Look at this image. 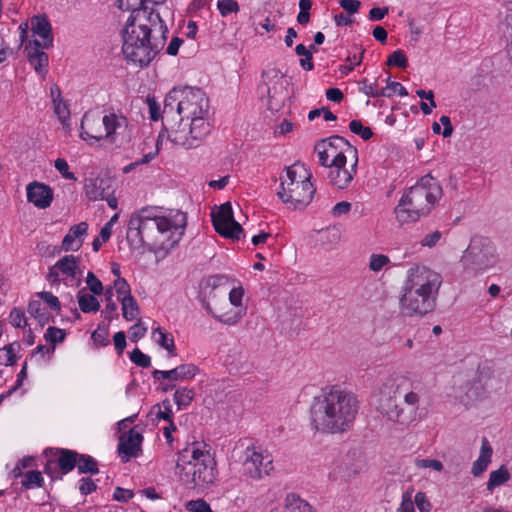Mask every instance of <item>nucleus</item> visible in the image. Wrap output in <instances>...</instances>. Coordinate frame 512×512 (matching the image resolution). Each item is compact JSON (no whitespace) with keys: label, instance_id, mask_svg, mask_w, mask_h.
<instances>
[{"label":"nucleus","instance_id":"f257e3e1","mask_svg":"<svg viewBox=\"0 0 512 512\" xmlns=\"http://www.w3.org/2000/svg\"><path fill=\"white\" fill-rule=\"evenodd\" d=\"M209 100L199 88L174 87L166 96L163 117L179 123L172 127L168 138L175 145L185 149L196 148L210 133Z\"/></svg>","mask_w":512,"mask_h":512},{"label":"nucleus","instance_id":"f03ea898","mask_svg":"<svg viewBox=\"0 0 512 512\" xmlns=\"http://www.w3.org/2000/svg\"><path fill=\"white\" fill-rule=\"evenodd\" d=\"M168 29L161 14L139 10L131 14L123 29L122 52L125 59L133 64L147 66L163 49Z\"/></svg>","mask_w":512,"mask_h":512},{"label":"nucleus","instance_id":"7ed1b4c3","mask_svg":"<svg viewBox=\"0 0 512 512\" xmlns=\"http://www.w3.org/2000/svg\"><path fill=\"white\" fill-rule=\"evenodd\" d=\"M360 407L357 396L340 386L321 389L310 406L312 427L321 433L338 434L350 430Z\"/></svg>","mask_w":512,"mask_h":512},{"label":"nucleus","instance_id":"20e7f679","mask_svg":"<svg viewBox=\"0 0 512 512\" xmlns=\"http://www.w3.org/2000/svg\"><path fill=\"white\" fill-rule=\"evenodd\" d=\"M424 385L408 375H391L378 388V412L387 420L408 427L418 419Z\"/></svg>","mask_w":512,"mask_h":512},{"label":"nucleus","instance_id":"39448f33","mask_svg":"<svg viewBox=\"0 0 512 512\" xmlns=\"http://www.w3.org/2000/svg\"><path fill=\"white\" fill-rule=\"evenodd\" d=\"M442 277L430 268L414 264L406 272L399 296V310L406 317H424L436 307Z\"/></svg>","mask_w":512,"mask_h":512},{"label":"nucleus","instance_id":"423d86ee","mask_svg":"<svg viewBox=\"0 0 512 512\" xmlns=\"http://www.w3.org/2000/svg\"><path fill=\"white\" fill-rule=\"evenodd\" d=\"M176 469L180 481L188 489L204 490L217 480L216 461L205 444L192 443L182 449Z\"/></svg>","mask_w":512,"mask_h":512},{"label":"nucleus","instance_id":"0eeeda50","mask_svg":"<svg viewBox=\"0 0 512 512\" xmlns=\"http://www.w3.org/2000/svg\"><path fill=\"white\" fill-rule=\"evenodd\" d=\"M442 196L443 190L438 180L425 175L402 195L395 208L396 217L402 223L415 222L428 215Z\"/></svg>","mask_w":512,"mask_h":512},{"label":"nucleus","instance_id":"6e6552de","mask_svg":"<svg viewBox=\"0 0 512 512\" xmlns=\"http://www.w3.org/2000/svg\"><path fill=\"white\" fill-rule=\"evenodd\" d=\"M186 226V214L178 212L175 220L167 217H156L147 209L134 212L127 225L126 239L133 249H140L154 242L157 232L164 233L172 229L183 234Z\"/></svg>","mask_w":512,"mask_h":512},{"label":"nucleus","instance_id":"1a4fd4ad","mask_svg":"<svg viewBox=\"0 0 512 512\" xmlns=\"http://www.w3.org/2000/svg\"><path fill=\"white\" fill-rule=\"evenodd\" d=\"M310 179L311 174L302 164L295 163L287 167L279 176L278 198L288 209H304L311 203L316 192Z\"/></svg>","mask_w":512,"mask_h":512},{"label":"nucleus","instance_id":"9d476101","mask_svg":"<svg viewBox=\"0 0 512 512\" xmlns=\"http://www.w3.org/2000/svg\"><path fill=\"white\" fill-rule=\"evenodd\" d=\"M499 260L495 245L486 237L476 236L463 252L460 262L464 272L477 276L493 268Z\"/></svg>","mask_w":512,"mask_h":512},{"label":"nucleus","instance_id":"9b49d317","mask_svg":"<svg viewBox=\"0 0 512 512\" xmlns=\"http://www.w3.org/2000/svg\"><path fill=\"white\" fill-rule=\"evenodd\" d=\"M315 152L321 166L330 168L337 163H343L344 157L352 158L357 154V149L346 139L335 135L322 140L315 145Z\"/></svg>","mask_w":512,"mask_h":512},{"label":"nucleus","instance_id":"f8f14e48","mask_svg":"<svg viewBox=\"0 0 512 512\" xmlns=\"http://www.w3.org/2000/svg\"><path fill=\"white\" fill-rule=\"evenodd\" d=\"M211 279L212 290L208 296L206 309L216 320L225 325L231 326L237 324L245 315L246 308L233 307L227 302L225 297H223L221 302L217 301V294L215 292L216 287L220 285L224 280H226V277L218 275L212 277ZM223 296H225V293H223Z\"/></svg>","mask_w":512,"mask_h":512},{"label":"nucleus","instance_id":"ddd939ff","mask_svg":"<svg viewBox=\"0 0 512 512\" xmlns=\"http://www.w3.org/2000/svg\"><path fill=\"white\" fill-rule=\"evenodd\" d=\"M262 86L267 93L268 109L278 111L287 97L286 74L275 66L268 67L262 72Z\"/></svg>","mask_w":512,"mask_h":512},{"label":"nucleus","instance_id":"4468645a","mask_svg":"<svg viewBox=\"0 0 512 512\" xmlns=\"http://www.w3.org/2000/svg\"><path fill=\"white\" fill-rule=\"evenodd\" d=\"M105 141L115 147H122L132 139V127L124 115L109 113L104 115Z\"/></svg>","mask_w":512,"mask_h":512},{"label":"nucleus","instance_id":"2eb2a0df","mask_svg":"<svg viewBox=\"0 0 512 512\" xmlns=\"http://www.w3.org/2000/svg\"><path fill=\"white\" fill-rule=\"evenodd\" d=\"M212 223L217 233L232 240L240 239L243 234L241 225L235 221L232 206L229 202L222 204L211 213Z\"/></svg>","mask_w":512,"mask_h":512},{"label":"nucleus","instance_id":"dca6fc26","mask_svg":"<svg viewBox=\"0 0 512 512\" xmlns=\"http://www.w3.org/2000/svg\"><path fill=\"white\" fill-rule=\"evenodd\" d=\"M245 454L244 466L250 478L261 479L270 475L273 470V459L267 452L264 454L255 447H248Z\"/></svg>","mask_w":512,"mask_h":512},{"label":"nucleus","instance_id":"f3484780","mask_svg":"<svg viewBox=\"0 0 512 512\" xmlns=\"http://www.w3.org/2000/svg\"><path fill=\"white\" fill-rule=\"evenodd\" d=\"M358 163V153L352 158L344 157V162L337 163L328 168L330 183L338 189L347 188L352 182Z\"/></svg>","mask_w":512,"mask_h":512},{"label":"nucleus","instance_id":"a211bd4d","mask_svg":"<svg viewBox=\"0 0 512 512\" xmlns=\"http://www.w3.org/2000/svg\"><path fill=\"white\" fill-rule=\"evenodd\" d=\"M143 436L137 427L130 429L119 437L117 452L123 463L138 457L142 452Z\"/></svg>","mask_w":512,"mask_h":512},{"label":"nucleus","instance_id":"6ab92c4d","mask_svg":"<svg viewBox=\"0 0 512 512\" xmlns=\"http://www.w3.org/2000/svg\"><path fill=\"white\" fill-rule=\"evenodd\" d=\"M80 137L89 144L105 140L104 116L86 112L81 120Z\"/></svg>","mask_w":512,"mask_h":512},{"label":"nucleus","instance_id":"aec40b11","mask_svg":"<svg viewBox=\"0 0 512 512\" xmlns=\"http://www.w3.org/2000/svg\"><path fill=\"white\" fill-rule=\"evenodd\" d=\"M485 369V367L482 369L479 368L478 376L471 381H467L459 388L458 397L466 406L471 405L473 402L485 396L486 389L483 382Z\"/></svg>","mask_w":512,"mask_h":512},{"label":"nucleus","instance_id":"412c9836","mask_svg":"<svg viewBox=\"0 0 512 512\" xmlns=\"http://www.w3.org/2000/svg\"><path fill=\"white\" fill-rule=\"evenodd\" d=\"M27 201L38 209L48 208L54 198L51 187L45 183L33 181L26 186Z\"/></svg>","mask_w":512,"mask_h":512},{"label":"nucleus","instance_id":"4be33fe9","mask_svg":"<svg viewBox=\"0 0 512 512\" xmlns=\"http://www.w3.org/2000/svg\"><path fill=\"white\" fill-rule=\"evenodd\" d=\"M359 474V469L355 466L352 459L343 457L334 461L329 470L330 480L338 483H346L354 479Z\"/></svg>","mask_w":512,"mask_h":512},{"label":"nucleus","instance_id":"5701e85b","mask_svg":"<svg viewBox=\"0 0 512 512\" xmlns=\"http://www.w3.org/2000/svg\"><path fill=\"white\" fill-rule=\"evenodd\" d=\"M112 189V180L108 177H93L85 179L84 191L91 201L102 200Z\"/></svg>","mask_w":512,"mask_h":512},{"label":"nucleus","instance_id":"b1692460","mask_svg":"<svg viewBox=\"0 0 512 512\" xmlns=\"http://www.w3.org/2000/svg\"><path fill=\"white\" fill-rule=\"evenodd\" d=\"M44 48L40 46V41L35 39L26 46L27 58L29 63L33 66L34 70L44 76L47 72L48 55L43 51Z\"/></svg>","mask_w":512,"mask_h":512},{"label":"nucleus","instance_id":"393cba45","mask_svg":"<svg viewBox=\"0 0 512 512\" xmlns=\"http://www.w3.org/2000/svg\"><path fill=\"white\" fill-rule=\"evenodd\" d=\"M31 30L33 35L39 36L40 46L49 48L53 44V35L50 22L45 16H34L31 18Z\"/></svg>","mask_w":512,"mask_h":512},{"label":"nucleus","instance_id":"a878e982","mask_svg":"<svg viewBox=\"0 0 512 512\" xmlns=\"http://www.w3.org/2000/svg\"><path fill=\"white\" fill-rule=\"evenodd\" d=\"M88 224L80 222L72 226L62 240V249L64 251H77L81 245V237L87 234Z\"/></svg>","mask_w":512,"mask_h":512},{"label":"nucleus","instance_id":"bb28decb","mask_svg":"<svg viewBox=\"0 0 512 512\" xmlns=\"http://www.w3.org/2000/svg\"><path fill=\"white\" fill-rule=\"evenodd\" d=\"M493 450L486 438L482 439L480 455L478 459L473 463L471 473L478 477L480 476L488 467L491 462Z\"/></svg>","mask_w":512,"mask_h":512},{"label":"nucleus","instance_id":"cd10ccee","mask_svg":"<svg viewBox=\"0 0 512 512\" xmlns=\"http://www.w3.org/2000/svg\"><path fill=\"white\" fill-rule=\"evenodd\" d=\"M59 458L57 460V465L61 469L63 473H68L72 471L78 460V453L69 449H59Z\"/></svg>","mask_w":512,"mask_h":512},{"label":"nucleus","instance_id":"c85d7f7f","mask_svg":"<svg viewBox=\"0 0 512 512\" xmlns=\"http://www.w3.org/2000/svg\"><path fill=\"white\" fill-rule=\"evenodd\" d=\"M55 264L61 274L70 278L75 277L76 271L79 268V260L74 255H66L58 260Z\"/></svg>","mask_w":512,"mask_h":512},{"label":"nucleus","instance_id":"c756f323","mask_svg":"<svg viewBox=\"0 0 512 512\" xmlns=\"http://www.w3.org/2000/svg\"><path fill=\"white\" fill-rule=\"evenodd\" d=\"M15 476H22L23 479L21 484L26 489H32L34 487H41L43 484V477L40 471L31 470L27 471L24 474L21 473L20 469L17 467L14 469Z\"/></svg>","mask_w":512,"mask_h":512},{"label":"nucleus","instance_id":"7c9ffc66","mask_svg":"<svg viewBox=\"0 0 512 512\" xmlns=\"http://www.w3.org/2000/svg\"><path fill=\"white\" fill-rule=\"evenodd\" d=\"M199 372V369L194 364H183L174 369L170 370V380L179 381V380H187L196 376Z\"/></svg>","mask_w":512,"mask_h":512},{"label":"nucleus","instance_id":"2f4dec72","mask_svg":"<svg viewBox=\"0 0 512 512\" xmlns=\"http://www.w3.org/2000/svg\"><path fill=\"white\" fill-rule=\"evenodd\" d=\"M152 337L155 342L162 348L166 349L171 356H174L175 343L173 337L170 334L163 331L162 328L157 327L152 332Z\"/></svg>","mask_w":512,"mask_h":512},{"label":"nucleus","instance_id":"473e14b6","mask_svg":"<svg viewBox=\"0 0 512 512\" xmlns=\"http://www.w3.org/2000/svg\"><path fill=\"white\" fill-rule=\"evenodd\" d=\"M121 306H122V314L123 317L127 321H132L137 318L139 315V307L132 295H126V297L120 298Z\"/></svg>","mask_w":512,"mask_h":512},{"label":"nucleus","instance_id":"72a5a7b5","mask_svg":"<svg viewBox=\"0 0 512 512\" xmlns=\"http://www.w3.org/2000/svg\"><path fill=\"white\" fill-rule=\"evenodd\" d=\"M77 297L79 308L82 312H97L100 309L99 301L96 299L94 295L84 293L83 291H79Z\"/></svg>","mask_w":512,"mask_h":512},{"label":"nucleus","instance_id":"f704fd0d","mask_svg":"<svg viewBox=\"0 0 512 512\" xmlns=\"http://www.w3.org/2000/svg\"><path fill=\"white\" fill-rule=\"evenodd\" d=\"M510 479V473L505 466H501L499 469L494 470L489 475L487 482V490L492 491L495 487H498L506 483Z\"/></svg>","mask_w":512,"mask_h":512},{"label":"nucleus","instance_id":"c9c22d12","mask_svg":"<svg viewBox=\"0 0 512 512\" xmlns=\"http://www.w3.org/2000/svg\"><path fill=\"white\" fill-rule=\"evenodd\" d=\"M20 349L18 342H13L0 349V364L14 365L17 361V351Z\"/></svg>","mask_w":512,"mask_h":512},{"label":"nucleus","instance_id":"e433bc0d","mask_svg":"<svg viewBox=\"0 0 512 512\" xmlns=\"http://www.w3.org/2000/svg\"><path fill=\"white\" fill-rule=\"evenodd\" d=\"M286 507L290 512H314L312 506L295 494H289L286 498Z\"/></svg>","mask_w":512,"mask_h":512},{"label":"nucleus","instance_id":"4c0bfd02","mask_svg":"<svg viewBox=\"0 0 512 512\" xmlns=\"http://www.w3.org/2000/svg\"><path fill=\"white\" fill-rule=\"evenodd\" d=\"M28 312L32 317L36 318L42 326L49 321V313L39 300L30 301Z\"/></svg>","mask_w":512,"mask_h":512},{"label":"nucleus","instance_id":"58836bf2","mask_svg":"<svg viewBox=\"0 0 512 512\" xmlns=\"http://www.w3.org/2000/svg\"><path fill=\"white\" fill-rule=\"evenodd\" d=\"M194 398V391L188 388L177 389L174 393V401L178 410L187 408Z\"/></svg>","mask_w":512,"mask_h":512},{"label":"nucleus","instance_id":"ea45409f","mask_svg":"<svg viewBox=\"0 0 512 512\" xmlns=\"http://www.w3.org/2000/svg\"><path fill=\"white\" fill-rule=\"evenodd\" d=\"M77 464L79 473H98L97 462L89 455L78 454Z\"/></svg>","mask_w":512,"mask_h":512},{"label":"nucleus","instance_id":"a19ab883","mask_svg":"<svg viewBox=\"0 0 512 512\" xmlns=\"http://www.w3.org/2000/svg\"><path fill=\"white\" fill-rule=\"evenodd\" d=\"M116 3L121 10H131V14H135L139 10L148 12L150 8L145 0H116Z\"/></svg>","mask_w":512,"mask_h":512},{"label":"nucleus","instance_id":"79ce46f5","mask_svg":"<svg viewBox=\"0 0 512 512\" xmlns=\"http://www.w3.org/2000/svg\"><path fill=\"white\" fill-rule=\"evenodd\" d=\"M349 129L352 133L360 135L363 140H369L373 136L371 128L363 126L360 120H352Z\"/></svg>","mask_w":512,"mask_h":512},{"label":"nucleus","instance_id":"37998d69","mask_svg":"<svg viewBox=\"0 0 512 512\" xmlns=\"http://www.w3.org/2000/svg\"><path fill=\"white\" fill-rule=\"evenodd\" d=\"M66 333L63 329L50 326L45 332L44 338L46 341L51 342L53 346L61 343L65 339Z\"/></svg>","mask_w":512,"mask_h":512},{"label":"nucleus","instance_id":"c03bdc74","mask_svg":"<svg viewBox=\"0 0 512 512\" xmlns=\"http://www.w3.org/2000/svg\"><path fill=\"white\" fill-rule=\"evenodd\" d=\"M154 408H158V411L156 412V417L158 419H163L168 422L173 421L172 406L168 399L163 400L161 404L155 405Z\"/></svg>","mask_w":512,"mask_h":512},{"label":"nucleus","instance_id":"a18cd8bd","mask_svg":"<svg viewBox=\"0 0 512 512\" xmlns=\"http://www.w3.org/2000/svg\"><path fill=\"white\" fill-rule=\"evenodd\" d=\"M361 91L368 97H391V93L387 92V89H377L376 84H368L365 80Z\"/></svg>","mask_w":512,"mask_h":512},{"label":"nucleus","instance_id":"49530a36","mask_svg":"<svg viewBox=\"0 0 512 512\" xmlns=\"http://www.w3.org/2000/svg\"><path fill=\"white\" fill-rule=\"evenodd\" d=\"M130 360L137 366L142 368H148L151 365V358L144 354L140 349L135 348L130 353Z\"/></svg>","mask_w":512,"mask_h":512},{"label":"nucleus","instance_id":"de8ad7c7","mask_svg":"<svg viewBox=\"0 0 512 512\" xmlns=\"http://www.w3.org/2000/svg\"><path fill=\"white\" fill-rule=\"evenodd\" d=\"M389 262V257L384 254H372L370 256L369 269L373 272H379Z\"/></svg>","mask_w":512,"mask_h":512},{"label":"nucleus","instance_id":"09e8293b","mask_svg":"<svg viewBox=\"0 0 512 512\" xmlns=\"http://www.w3.org/2000/svg\"><path fill=\"white\" fill-rule=\"evenodd\" d=\"M9 320L15 328H24L27 324L25 313L20 308H13L9 314Z\"/></svg>","mask_w":512,"mask_h":512},{"label":"nucleus","instance_id":"8fccbe9b","mask_svg":"<svg viewBox=\"0 0 512 512\" xmlns=\"http://www.w3.org/2000/svg\"><path fill=\"white\" fill-rule=\"evenodd\" d=\"M415 466L419 469L430 468L437 472L443 470L442 462L437 459L417 458L415 460Z\"/></svg>","mask_w":512,"mask_h":512},{"label":"nucleus","instance_id":"3c124183","mask_svg":"<svg viewBox=\"0 0 512 512\" xmlns=\"http://www.w3.org/2000/svg\"><path fill=\"white\" fill-rule=\"evenodd\" d=\"M108 329L98 327L97 330L93 331L91 339L97 347H104L109 344Z\"/></svg>","mask_w":512,"mask_h":512},{"label":"nucleus","instance_id":"603ef678","mask_svg":"<svg viewBox=\"0 0 512 512\" xmlns=\"http://www.w3.org/2000/svg\"><path fill=\"white\" fill-rule=\"evenodd\" d=\"M387 65L406 68L408 61L405 54L401 50H396L388 57Z\"/></svg>","mask_w":512,"mask_h":512},{"label":"nucleus","instance_id":"864d4df0","mask_svg":"<svg viewBox=\"0 0 512 512\" xmlns=\"http://www.w3.org/2000/svg\"><path fill=\"white\" fill-rule=\"evenodd\" d=\"M53 104H54V112L57 114L59 119L62 122L66 121L70 116V112H69L67 104L63 101V99L61 97L54 98Z\"/></svg>","mask_w":512,"mask_h":512},{"label":"nucleus","instance_id":"5fc2aeb1","mask_svg":"<svg viewBox=\"0 0 512 512\" xmlns=\"http://www.w3.org/2000/svg\"><path fill=\"white\" fill-rule=\"evenodd\" d=\"M217 7L222 16H227L239 10L238 3L235 0H219Z\"/></svg>","mask_w":512,"mask_h":512},{"label":"nucleus","instance_id":"6e6d98bb","mask_svg":"<svg viewBox=\"0 0 512 512\" xmlns=\"http://www.w3.org/2000/svg\"><path fill=\"white\" fill-rule=\"evenodd\" d=\"M54 166L56 170L63 176V178L68 180H76L74 173L69 171V165L65 159L57 158L54 162Z\"/></svg>","mask_w":512,"mask_h":512},{"label":"nucleus","instance_id":"4d7b16f0","mask_svg":"<svg viewBox=\"0 0 512 512\" xmlns=\"http://www.w3.org/2000/svg\"><path fill=\"white\" fill-rule=\"evenodd\" d=\"M86 282H87V285H88L90 291L94 295L102 294V292H103V285H102L101 281L95 276V274L93 272L90 271V272L87 273Z\"/></svg>","mask_w":512,"mask_h":512},{"label":"nucleus","instance_id":"13d9d810","mask_svg":"<svg viewBox=\"0 0 512 512\" xmlns=\"http://www.w3.org/2000/svg\"><path fill=\"white\" fill-rule=\"evenodd\" d=\"M112 296H113L112 290L110 288L107 289L105 292V298H106L107 304L105 306L103 313L105 314V318H107L108 320H111L113 318V315L117 311V305L112 300Z\"/></svg>","mask_w":512,"mask_h":512},{"label":"nucleus","instance_id":"bf43d9fd","mask_svg":"<svg viewBox=\"0 0 512 512\" xmlns=\"http://www.w3.org/2000/svg\"><path fill=\"white\" fill-rule=\"evenodd\" d=\"M244 295V290L242 287H234L229 292V304L233 307H243L242 306V298Z\"/></svg>","mask_w":512,"mask_h":512},{"label":"nucleus","instance_id":"052dcab7","mask_svg":"<svg viewBox=\"0 0 512 512\" xmlns=\"http://www.w3.org/2000/svg\"><path fill=\"white\" fill-rule=\"evenodd\" d=\"M187 509L190 512H212L210 505L202 499L188 502Z\"/></svg>","mask_w":512,"mask_h":512},{"label":"nucleus","instance_id":"680f3d73","mask_svg":"<svg viewBox=\"0 0 512 512\" xmlns=\"http://www.w3.org/2000/svg\"><path fill=\"white\" fill-rule=\"evenodd\" d=\"M38 296L54 311L60 310V302L51 292H40Z\"/></svg>","mask_w":512,"mask_h":512},{"label":"nucleus","instance_id":"e2e57ef3","mask_svg":"<svg viewBox=\"0 0 512 512\" xmlns=\"http://www.w3.org/2000/svg\"><path fill=\"white\" fill-rule=\"evenodd\" d=\"M414 502L420 512H430L431 503L427 499L424 492H417Z\"/></svg>","mask_w":512,"mask_h":512},{"label":"nucleus","instance_id":"0e129e2a","mask_svg":"<svg viewBox=\"0 0 512 512\" xmlns=\"http://www.w3.org/2000/svg\"><path fill=\"white\" fill-rule=\"evenodd\" d=\"M442 237V234L440 231L436 230V231H433L431 233H428L427 235H425L422 240H421V245L423 247H429V248H432L434 247L438 242L439 240L441 239Z\"/></svg>","mask_w":512,"mask_h":512},{"label":"nucleus","instance_id":"69168bd1","mask_svg":"<svg viewBox=\"0 0 512 512\" xmlns=\"http://www.w3.org/2000/svg\"><path fill=\"white\" fill-rule=\"evenodd\" d=\"M114 288L118 297H126V295H132L130 286L124 278H119L114 281Z\"/></svg>","mask_w":512,"mask_h":512},{"label":"nucleus","instance_id":"338daca9","mask_svg":"<svg viewBox=\"0 0 512 512\" xmlns=\"http://www.w3.org/2000/svg\"><path fill=\"white\" fill-rule=\"evenodd\" d=\"M134 496L133 491L129 489H124L121 487H116L113 493V499L118 502H128Z\"/></svg>","mask_w":512,"mask_h":512},{"label":"nucleus","instance_id":"774afa93","mask_svg":"<svg viewBox=\"0 0 512 512\" xmlns=\"http://www.w3.org/2000/svg\"><path fill=\"white\" fill-rule=\"evenodd\" d=\"M387 85L384 89H387V92L398 93L400 96H407L408 92L406 88L399 82L391 81L390 78L387 79Z\"/></svg>","mask_w":512,"mask_h":512}]
</instances>
